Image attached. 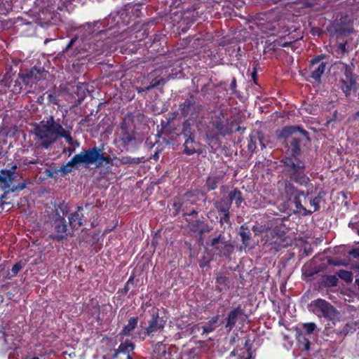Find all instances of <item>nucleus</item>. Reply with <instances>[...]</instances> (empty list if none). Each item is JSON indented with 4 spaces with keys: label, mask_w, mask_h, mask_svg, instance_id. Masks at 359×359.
<instances>
[{
    "label": "nucleus",
    "mask_w": 359,
    "mask_h": 359,
    "mask_svg": "<svg viewBox=\"0 0 359 359\" xmlns=\"http://www.w3.org/2000/svg\"><path fill=\"white\" fill-rule=\"evenodd\" d=\"M283 140L285 155L281 160L284 173L300 187L311 185L310 178L305 172V162L300 160L303 149L310 142L309 133L299 126H286L277 135Z\"/></svg>",
    "instance_id": "nucleus-1"
},
{
    "label": "nucleus",
    "mask_w": 359,
    "mask_h": 359,
    "mask_svg": "<svg viewBox=\"0 0 359 359\" xmlns=\"http://www.w3.org/2000/svg\"><path fill=\"white\" fill-rule=\"evenodd\" d=\"M63 131L64 128L53 116L42 120L34 128L35 135L41 141V146L46 149L60 137Z\"/></svg>",
    "instance_id": "nucleus-2"
},
{
    "label": "nucleus",
    "mask_w": 359,
    "mask_h": 359,
    "mask_svg": "<svg viewBox=\"0 0 359 359\" xmlns=\"http://www.w3.org/2000/svg\"><path fill=\"white\" fill-rule=\"evenodd\" d=\"M91 29V38L96 42L93 45V51L95 55H99L106 51L116 48L113 46L114 39L109 36V32L111 31V27L109 29H100L101 27H104V22L95 21Z\"/></svg>",
    "instance_id": "nucleus-3"
},
{
    "label": "nucleus",
    "mask_w": 359,
    "mask_h": 359,
    "mask_svg": "<svg viewBox=\"0 0 359 359\" xmlns=\"http://www.w3.org/2000/svg\"><path fill=\"white\" fill-rule=\"evenodd\" d=\"M294 181L291 178L283 180V181H279L278 184L283 188V192L285 194L286 197L290 201H292L294 203V205L297 210V212L304 211L302 215L306 216L310 215L313 213V211L310 210H307L305 207L302 205L301 197H304V199L309 196V191H304L299 189L294 184Z\"/></svg>",
    "instance_id": "nucleus-4"
},
{
    "label": "nucleus",
    "mask_w": 359,
    "mask_h": 359,
    "mask_svg": "<svg viewBox=\"0 0 359 359\" xmlns=\"http://www.w3.org/2000/svg\"><path fill=\"white\" fill-rule=\"evenodd\" d=\"M109 148L107 144L102 142L98 145L91 148V164L97 168L106 166L111 162L109 155Z\"/></svg>",
    "instance_id": "nucleus-5"
},
{
    "label": "nucleus",
    "mask_w": 359,
    "mask_h": 359,
    "mask_svg": "<svg viewBox=\"0 0 359 359\" xmlns=\"http://www.w3.org/2000/svg\"><path fill=\"white\" fill-rule=\"evenodd\" d=\"M210 245L213 248L215 254L225 257L229 256L234 249L231 242L226 241L225 236L222 233L211 241Z\"/></svg>",
    "instance_id": "nucleus-6"
},
{
    "label": "nucleus",
    "mask_w": 359,
    "mask_h": 359,
    "mask_svg": "<svg viewBox=\"0 0 359 359\" xmlns=\"http://www.w3.org/2000/svg\"><path fill=\"white\" fill-rule=\"evenodd\" d=\"M44 74L45 72L43 69H32L20 74V83H22L27 88V91L29 92L33 86L43 78Z\"/></svg>",
    "instance_id": "nucleus-7"
},
{
    "label": "nucleus",
    "mask_w": 359,
    "mask_h": 359,
    "mask_svg": "<svg viewBox=\"0 0 359 359\" xmlns=\"http://www.w3.org/2000/svg\"><path fill=\"white\" fill-rule=\"evenodd\" d=\"M185 221L187 223V226L189 231L193 233H198L200 239L203 240V235L211 231L206 220L202 217V219H191L185 217Z\"/></svg>",
    "instance_id": "nucleus-8"
},
{
    "label": "nucleus",
    "mask_w": 359,
    "mask_h": 359,
    "mask_svg": "<svg viewBox=\"0 0 359 359\" xmlns=\"http://www.w3.org/2000/svg\"><path fill=\"white\" fill-rule=\"evenodd\" d=\"M53 227L56 233L50 235L51 239L61 242L67 238V224L63 216L56 217L53 221Z\"/></svg>",
    "instance_id": "nucleus-9"
},
{
    "label": "nucleus",
    "mask_w": 359,
    "mask_h": 359,
    "mask_svg": "<svg viewBox=\"0 0 359 359\" xmlns=\"http://www.w3.org/2000/svg\"><path fill=\"white\" fill-rule=\"evenodd\" d=\"M325 57V55L322 54L311 60V77L317 82L320 81L321 76L325 71L327 62H321Z\"/></svg>",
    "instance_id": "nucleus-10"
},
{
    "label": "nucleus",
    "mask_w": 359,
    "mask_h": 359,
    "mask_svg": "<svg viewBox=\"0 0 359 359\" xmlns=\"http://www.w3.org/2000/svg\"><path fill=\"white\" fill-rule=\"evenodd\" d=\"M308 308L309 311L313 313L336 314L334 307L329 302L322 299L311 302Z\"/></svg>",
    "instance_id": "nucleus-11"
},
{
    "label": "nucleus",
    "mask_w": 359,
    "mask_h": 359,
    "mask_svg": "<svg viewBox=\"0 0 359 359\" xmlns=\"http://www.w3.org/2000/svg\"><path fill=\"white\" fill-rule=\"evenodd\" d=\"M236 125V121H232L229 122L228 118L222 119L217 117L212 121L213 127L222 135H230L233 133V128Z\"/></svg>",
    "instance_id": "nucleus-12"
},
{
    "label": "nucleus",
    "mask_w": 359,
    "mask_h": 359,
    "mask_svg": "<svg viewBox=\"0 0 359 359\" xmlns=\"http://www.w3.org/2000/svg\"><path fill=\"white\" fill-rule=\"evenodd\" d=\"M166 320L160 318L159 316H153L152 320L149 322L142 334V339H144L147 336H153L155 333L163 329Z\"/></svg>",
    "instance_id": "nucleus-13"
},
{
    "label": "nucleus",
    "mask_w": 359,
    "mask_h": 359,
    "mask_svg": "<svg viewBox=\"0 0 359 359\" xmlns=\"http://www.w3.org/2000/svg\"><path fill=\"white\" fill-rule=\"evenodd\" d=\"M17 168V165H13L11 169H5L0 170V183L4 184V189H8L10 188L11 182L16 180L18 177L22 178V176L18 172H16L15 170Z\"/></svg>",
    "instance_id": "nucleus-14"
},
{
    "label": "nucleus",
    "mask_w": 359,
    "mask_h": 359,
    "mask_svg": "<svg viewBox=\"0 0 359 359\" xmlns=\"http://www.w3.org/2000/svg\"><path fill=\"white\" fill-rule=\"evenodd\" d=\"M180 110L184 117L194 115L199 110V106L196 104L193 96H190L182 104L180 105Z\"/></svg>",
    "instance_id": "nucleus-15"
},
{
    "label": "nucleus",
    "mask_w": 359,
    "mask_h": 359,
    "mask_svg": "<svg viewBox=\"0 0 359 359\" xmlns=\"http://www.w3.org/2000/svg\"><path fill=\"white\" fill-rule=\"evenodd\" d=\"M218 316H215L205 325L199 323L192 327V332H201L202 334H208L219 326Z\"/></svg>",
    "instance_id": "nucleus-16"
},
{
    "label": "nucleus",
    "mask_w": 359,
    "mask_h": 359,
    "mask_svg": "<svg viewBox=\"0 0 359 359\" xmlns=\"http://www.w3.org/2000/svg\"><path fill=\"white\" fill-rule=\"evenodd\" d=\"M70 163L76 168H79L81 166L88 168L90 165V149L85 150L84 152L76 154L70 160Z\"/></svg>",
    "instance_id": "nucleus-17"
},
{
    "label": "nucleus",
    "mask_w": 359,
    "mask_h": 359,
    "mask_svg": "<svg viewBox=\"0 0 359 359\" xmlns=\"http://www.w3.org/2000/svg\"><path fill=\"white\" fill-rule=\"evenodd\" d=\"M197 145H200V143L196 142V135L184 137L183 153L187 156L194 154L196 151V146Z\"/></svg>",
    "instance_id": "nucleus-18"
},
{
    "label": "nucleus",
    "mask_w": 359,
    "mask_h": 359,
    "mask_svg": "<svg viewBox=\"0 0 359 359\" xmlns=\"http://www.w3.org/2000/svg\"><path fill=\"white\" fill-rule=\"evenodd\" d=\"M311 338L312 337L311 336L297 332V344L299 346V348L302 351H309L310 350Z\"/></svg>",
    "instance_id": "nucleus-19"
},
{
    "label": "nucleus",
    "mask_w": 359,
    "mask_h": 359,
    "mask_svg": "<svg viewBox=\"0 0 359 359\" xmlns=\"http://www.w3.org/2000/svg\"><path fill=\"white\" fill-rule=\"evenodd\" d=\"M249 340H246L244 344V347L240 350L234 349L230 355H238V359H250L252 353L248 347Z\"/></svg>",
    "instance_id": "nucleus-20"
},
{
    "label": "nucleus",
    "mask_w": 359,
    "mask_h": 359,
    "mask_svg": "<svg viewBox=\"0 0 359 359\" xmlns=\"http://www.w3.org/2000/svg\"><path fill=\"white\" fill-rule=\"evenodd\" d=\"M222 179L223 176L222 175L208 176L205 184V189L209 191L216 189Z\"/></svg>",
    "instance_id": "nucleus-21"
},
{
    "label": "nucleus",
    "mask_w": 359,
    "mask_h": 359,
    "mask_svg": "<svg viewBox=\"0 0 359 359\" xmlns=\"http://www.w3.org/2000/svg\"><path fill=\"white\" fill-rule=\"evenodd\" d=\"M135 348V345L129 341L128 340H126L124 342L120 344L117 350H116L112 355L111 359L116 358L117 355L120 353H126L129 355V353L133 351Z\"/></svg>",
    "instance_id": "nucleus-22"
},
{
    "label": "nucleus",
    "mask_w": 359,
    "mask_h": 359,
    "mask_svg": "<svg viewBox=\"0 0 359 359\" xmlns=\"http://www.w3.org/2000/svg\"><path fill=\"white\" fill-rule=\"evenodd\" d=\"M177 135H182L184 138L196 135L195 130L189 119H186L185 121H184V122L182 123V130L179 133H177Z\"/></svg>",
    "instance_id": "nucleus-23"
},
{
    "label": "nucleus",
    "mask_w": 359,
    "mask_h": 359,
    "mask_svg": "<svg viewBox=\"0 0 359 359\" xmlns=\"http://www.w3.org/2000/svg\"><path fill=\"white\" fill-rule=\"evenodd\" d=\"M226 200L231 201V205H232L233 201H235L236 205L238 208L240 207L241 203L244 201L241 191L237 189H234L229 193Z\"/></svg>",
    "instance_id": "nucleus-24"
},
{
    "label": "nucleus",
    "mask_w": 359,
    "mask_h": 359,
    "mask_svg": "<svg viewBox=\"0 0 359 359\" xmlns=\"http://www.w3.org/2000/svg\"><path fill=\"white\" fill-rule=\"evenodd\" d=\"M214 206L217 209L218 213L222 214L229 212L231 205V201L222 198L219 201L215 202Z\"/></svg>",
    "instance_id": "nucleus-25"
},
{
    "label": "nucleus",
    "mask_w": 359,
    "mask_h": 359,
    "mask_svg": "<svg viewBox=\"0 0 359 359\" xmlns=\"http://www.w3.org/2000/svg\"><path fill=\"white\" fill-rule=\"evenodd\" d=\"M216 283L217 284L219 291L229 290L230 287V280L229 278L219 273L216 274Z\"/></svg>",
    "instance_id": "nucleus-26"
},
{
    "label": "nucleus",
    "mask_w": 359,
    "mask_h": 359,
    "mask_svg": "<svg viewBox=\"0 0 359 359\" xmlns=\"http://www.w3.org/2000/svg\"><path fill=\"white\" fill-rule=\"evenodd\" d=\"M359 329V320H351L346 323L340 333L344 335L352 334Z\"/></svg>",
    "instance_id": "nucleus-27"
},
{
    "label": "nucleus",
    "mask_w": 359,
    "mask_h": 359,
    "mask_svg": "<svg viewBox=\"0 0 359 359\" xmlns=\"http://www.w3.org/2000/svg\"><path fill=\"white\" fill-rule=\"evenodd\" d=\"M239 235L241 237L242 243L244 248L248 247L251 238V233L248 227L245 225H242L239 229Z\"/></svg>",
    "instance_id": "nucleus-28"
},
{
    "label": "nucleus",
    "mask_w": 359,
    "mask_h": 359,
    "mask_svg": "<svg viewBox=\"0 0 359 359\" xmlns=\"http://www.w3.org/2000/svg\"><path fill=\"white\" fill-rule=\"evenodd\" d=\"M137 324V318H130L128 320V323L126 325H125L121 332V334H123L125 336H130L131 334V332L135 328Z\"/></svg>",
    "instance_id": "nucleus-29"
},
{
    "label": "nucleus",
    "mask_w": 359,
    "mask_h": 359,
    "mask_svg": "<svg viewBox=\"0 0 359 359\" xmlns=\"http://www.w3.org/2000/svg\"><path fill=\"white\" fill-rule=\"evenodd\" d=\"M259 138V132L252 133L248 137V150L253 153L257 149V139Z\"/></svg>",
    "instance_id": "nucleus-30"
},
{
    "label": "nucleus",
    "mask_w": 359,
    "mask_h": 359,
    "mask_svg": "<svg viewBox=\"0 0 359 359\" xmlns=\"http://www.w3.org/2000/svg\"><path fill=\"white\" fill-rule=\"evenodd\" d=\"M121 48L123 53L130 54L136 53L140 47L135 41H128Z\"/></svg>",
    "instance_id": "nucleus-31"
},
{
    "label": "nucleus",
    "mask_w": 359,
    "mask_h": 359,
    "mask_svg": "<svg viewBox=\"0 0 359 359\" xmlns=\"http://www.w3.org/2000/svg\"><path fill=\"white\" fill-rule=\"evenodd\" d=\"M301 327L302 330L300 329L297 332L313 337V332L316 329V325L314 323H306L301 324Z\"/></svg>",
    "instance_id": "nucleus-32"
},
{
    "label": "nucleus",
    "mask_w": 359,
    "mask_h": 359,
    "mask_svg": "<svg viewBox=\"0 0 359 359\" xmlns=\"http://www.w3.org/2000/svg\"><path fill=\"white\" fill-rule=\"evenodd\" d=\"M338 283V278L334 275H324L323 276L322 285L325 287H335Z\"/></svg>",
    "instance_id": "nucleus-33"
},
{
    "label": "nucleus",
    "mask_w": 359,
    "mask_h": 359,
    "mask_svg": "<svg viewBox=\"0 0 359 359\" xmlns=\"http://www.w3.org/2000/svg\"><path fill=\"white\" fill-rule=\"evenodd\" d=\"M60 137H64L69 147L67 149V151L69 152L71 154L75 149V146H79V144L71 137V135L65 130L64 128V131L62 133V135ZM66 151V149H65Z\"/></svg>",
    "instance_id": "nucleus-34"
},
{
    "label": "nucleus",
    "mask_w": 359,
    "mask_h": 359,
    "mask_svg": "<svg viewBox=\"0 0 359 359\" xmlns=\"http://www.w3.org/2000/svg\"><path fill=\"white\" fill-rule=\"evenodd\" d=\"M325 196V192L324 191H320L316 197L310 198L309 203L313 207V210H312L313 212L318 211L320 209V203Z\"/></svg>",
    "instance_id": "nucleus-35"
},
{
    "label": "nucleus",
    "mask_w": 359,
    "mask_h": 359,
    "mask_svg": "<svg viewBox=\"0 0 359 359\" xmlns=\"http://www.w3.org/2000/svg\"><path fill=\"white\" fill-rule=\"evenodd\" d=\"M340 88L345 94L346 97H349L351 93V90L353 88H356V85H351V83H348V81L341 79L339 81Z\"/></svg>",
    "instance_id": "nucleus-36"
},
{
    "label": "nucleus",
    "mask_w": 359,
    "mask_h": 359,
    "mask_svg": "<svg viewBox=\"0 0 359 359\" xmlns=\"http://www.w3.org/2000/svg\"><path fill=\"white\" fill-rule=\"evenodd\" d=\"M134 137V134H131L129 132H126L125 133L121 134V141L126 150L130 149L131 141Z\"/></svg>",
    "instance_id": "nucleus-37"
},
{
    "label": "nucleus",
    "mask_w": 359,
    "mask_h": 359,
    "mask_svg": "<svg viewBox=\"0 0 359 359\" xmlns=\"http://www.w3.org/2000/svg\"><path fill=\"white\" fill-rule=\"evenodd\" d=\"M68 219L69 225L73 228H79L83 225L82 219L79 217L78 212L72 213Z\"/></svg>",
    "instance_id": "nucleus-38"
},
{
    "label": "nucleus",
    "mask_w": 359,
    "mask_h": 359,
    "mask_svg": "<svg viewBox=\"0 0 359 359\" xmlns=\"http://www.w3.org/2000/svg\"><path fill=\"white\" fill-rule=\"evenodd\" d=\"M337 275L347 283H351L353 280V273L351 271L340 269L337 272Z\"/></svg>",
    "instance_id": "nucleus-39"
},
{
    "label": "nucleus",
    "mask_w": 359,
    "mask_h": 359,
    "mask_svg": "<svg viewBox=\"0 0 359 359\" xmlns=\"http://www.w3.org/2000/svg\"><path fill=\"white\" fill-rule=\"evenodd\" d=\"M137 283L135 281V276L132 275L125 284L124 287L120 291V292L121 294H126L130 290L135 287Z\"/></svg>",
    "instance_id": "nucleus-40"
},
{
    "label": "nucleus",
    "mask_w": 359,
    "mask_h": 359,
    "mask_svg": "<svg viewBox=\"0 0 359 359\" xmlns=\"http://www.w3.org/2000/svg\"><path fill=\"white\" fill-rule=\"evenodd\" d=\"M130 121H133V114H127V115L125 116V118L120 124L121 134H123L126 132H129L128 127Z\"/></svg>",
    "instance_id": "nucleus-41"
},
{
    "label": "nucleus",
    "mask_w": 359,
    "mask_h": 359,
    "mask_svg": "<svg viewBox=\"0 0 359 359\" xmlns=\"http://www.w3.org/2000/svg\"><path fill=\"white\" fill-rule=\"evenodd\" d=\"M27 184H31V182L29 181H24L21 183H19L17 185H14L12 187L10 186V188L6 191V194L22 191L26 188Z\"/></svg>",
    "instance_id": "nucleus-42"
},
{
    "label": "nucleus",
    "mask_w": 359,
    "mask_h": 359,
    "mask_svg": "<svg viewBox=\"0 0 359 359\" xmlns=\"http://www.w3.org/2000/svg\"><path fill=\"white\" fill-rule=\"evenodd\" d=\"M175 119V116L168 118L166 121L162 120L161 122V130L158 131V135L162 133H167L168 130H170L169 128Z\"/></svg>",
    "instance_id": "nucleus-43"
},
{
    "label": "nucleus",
    "mask_w": 359,
    "mask_h": 359,
    "mask_svg": "<svg viewBox=\"0 0 359 359\" xmlns=\"http://www.w3.org/2000/svg\"><path fill=\"white\" fill-rule=\"evenodd\" d=\"M154 352L157 353L158 356L165 355L166 353L165 345L163 342L157 343L154 348Z\"/></svg>",
    "instance_id": "nucleus-44"
},
{
    "label": "nucleus",
    "mask_w": 359,
    "mask_h": 359,
    "mask_svg": "<svg viewBox=\"0 0 359 359\" xmlns=\"http://www.w3.org/2000/svg\"><path fill=\"white\" fill-rule=\"evenodd\" d=\"M121 162L124 164H138L142 162L140 158H132L124 156L121 158Z\"/></svg>",
    "instance_id": "nucleus-45"
},
{
    "label": "nucleus",
    "mask_w": 359,
    "mask_h": 359,
    "mask_svg": "<svg viewBox=\"0 0 359 359\" xmlns=\"http://www.w3.org/2000/svg\"><path fill=\"white\" fill-rule=\"evenodd\" d=\"M69 212V209L68 205L65 203H62L56 209V215H57V217H58L59 215H60V212H62V215L64 216V215H66L67 214H68Z\"/></svg>",
    "instance_id": "nucleus-46"
},
{
    "label": "nucleus",
    "mask_w": 359,
    "mask_h": 359,
    "mask_svg": "<svg viewBox=\"0 0 359 359\" xmlns=\"http://www.w3.org/2000/svg\"><path fill=\"white\" fill-rule=\"evenodd\" d=\"M346 80L348 81V83H351V85H356V75L353 74V72H344Z\"/></svg>",
    "instance_id": "nucleus-47"
},
{
    "label": "nucleus",
    "mask_w": 359,
    "mask_h": 359,
    "mask_svg": "<svg viewBox=\"0 0 359 359\" xmlns=\"http://www.w3.org/2000/svg\"><path fill=\"white\" fill-rule=\"evenodd\" d=\"M238 316H227L226 319V327L229 328V330H231L232 327L234 326L236 320H237Z\"/></svg>",
    "instance_id": "nucleus-48"
},
{
    "label": "nucleus",
    "mask_w": 359,
    "mask_h": 359,
    "mask_svg": "<svg viewBox=\"0 0 359 359\" xmlns=\"http://www.w3.org/2000/svg\"><path fill=\"white\" fill-rule=\"evenodd\" d=\"M339 62L344 65V72H353V69L355 68V65L353 63L346 64L342 62L341 61H339Z\"/></svg>",
    "instance_id": "nucleus-49"
},
{
    "label": "nucleus",
    "mask_w": 359,
    "mask_h": 359,
    "mask_svg": "<svg viewBox=\"0 0 359 359\" xmlns=\"http://www.w3.org/2000/svg\"><path fill=\"white\" fill-rule=\"evenodd\" d=\"M222 217H220L219 222L221 224L226 223V224H230V212H224L222 213Z\"/></svg>",
    "instance_id": "nucleus-50"
},
{
    "label": "nucleus",
    "mask_w": 359,
    "mask_h": 359,
    "mask_svg": "<svg viewBox=\"0 0 359 359\" xmlns=\"http://www.w3.org/2000/svg\"><path fill=\"white\" fill-rule=\"evenodd\" d=\"M165 83V80L163 79H154L151 81V85L155 88L160 85H163Z\"/></svg>",
    "instance_id": "nucleus-51"
},
{
    "label": "nucleus",
    "mask_w": 359,
    "mask_h": 359,
    "mask_svg": "<svg viewBox=\"0 0 359 359\" xmlns=\"http://www.w3.org/2000/svg\"><path fill=\"white\" fill-rule=\"evenodd\" d=\"M22 269V264L20 263V262H18V263H15L12 269H11V272H12V276H15L17 275V273Z\"/></svg>",
    "instance_id": "nucleus-52"
},
{
    "label": "nucleus",
    "mask_w": 359,
    "mask_h": 359,
    "mask_svg": "<svg viewBox=\"0 0 359 359\" xmlns=\"http://www.w3.org/2000/svg\"><path fill=\"white\" fill-rule=\"evenodd\" d=\"M73 165L70 163V161L67 163V165H63L60 168V171H62L63 173L67 174L72 171V168H73Z\"/></svg>",
    "instance_id": "nucleus-53"
},
{
    "label": "nucleus",
    "mask_w": 359,
    "mask_h": 359,
    "mask_svg": "<svg viewBox=\"0 0 359 359\" xmlns=\"http://www.w3.org/2000/svg\"><path fill=\"white\" fill-rule=\"evenodd\" d=\"M140 144V142L135 137L131 141L130 149L129 151H133L136 149Z\"/></svg>",
    "instance_id": "nucleus-54"
},
{
    "label": "nucleus",
    "mask_w": 359,
    "mask_h": 359,
    "mask_svg": "<svg viewBox=\"0 0 359 359\" xmlns=\"http://www.w3.org/2000/svg\"><path fill=\"white\" fill-rule=\"evenodd\" d=\"M236 86V79L235 77H233L230 84V89L232 90V93L235 95L237 94Z\"/></svg>",
    "instance_id": "nucleus-55"
},
{
    "label": "nucleus",
    "mask_w": 359,
    "mask_h": 359,
    "mask_svg": "<svg viewBox=\"0 0 359 359\" xmlns=\"http://www.w3.org/2000/svg\"><path fill=\"white\" fill-rule=\"evenodd\" d=\"M348 254L354 258L359 259V248L352 249L348 252Z\"/></svg>",
    "instance_id": "nucleus-56"
},
{
    "label": "nucleus",
    "mask_w": 359,
    "mask_h": 359,
    "mask_svg": "<svg viewBox=\"0 0 359 359\" xmlns=\"http://www.w3.org/2000/svg\"><path fill=\"white\" fill-rule=\"evenodd\" d=\"M147 36V34L145 33V30H144L143 32L140 30L136 32L135 39H137L138 41H141L142 38H144Z\"/></svg>",
    "instance_id": "nucleus-57"
},
{
    "label": "nucleus",
    "mask_w": 359,
    "mask_h": 359,
    "mask_svg": "<svg viewBox=\"0 0 359 359\" xmlns=\"http://www.w3.org/2000/svg\"><path fill=\"white\" fill-rule=\"evenodd\" d=\"M198 211L196 210H193L189 212H184L183 216L189 218V217L198 216Z\"/></svg>",
    "instance_id": "nucleus-58"
},
{
    "label": "nucleus",
    "mask_w": 359,
    "mask_h": 359,
    "mask_svg": "<svg viewBox=\"0 0 359 359\" xmlns=\"http://www.w3.org/2000/svg\"><path fill=\"white\" fill-rule=\"evenodd\" d=\"M77 38H72L67 45L66 48L63 50V52L67 51L74 44Z\"/></svg>",
    "instance_id": "nucleus-59"
},
{
    "label": "nucleus",
    "mask_w": 359,
    "mask_h": 359,
    "mask_svg": "<svg viewBox=\"0 0 359 359\" xmlns=\"http://www.w3.org/2000/svg\"><path fill=\"white\" fill-rule=\"evenodd\" d=\"M169 129L170 130H168L167 132L168 134H175L177 135V133H179L177 132V128L172 124L170 125Z\"/></svg>",
    "instance_id": "nucleus-60"
},
{
    "label": "nucleus",
    "mask_w": 359,
    "mask_h": 359,
    "mask_svg": "<svg viewBox=\"0 0 359 359\" xmlns=\"http://www.w3.org/2000/svg\"><path fill=\"white\" fill-rule=\"evenodd\" d=\"M117 15H120V18H121L122 20H124V15L126 17L128 15L126 9H121V10L118 11L117 13Z\"/></svg>",
    "instance_id": "nucleus-61"
},
{
    "label": "nucleus",
    "mask_w": 359,
    "mask_h": 359,
    "mask_svg": "<svg viewBox=\"0 0 359 359\" xmlns=\"http://www.w3.org/2000/svg\"><path fill=\"white\" fill-rule=\"evenodd\" d=\"M339 49H340L341 50V52L343 53H346L347 52V49H346V43H341L339 44Z\"/></svg>",
    "instance_id": "nucleus-62"
},
{
    "label": "nucleus",
    "mask_w": 359,
    "mask_h": 359,
    "mask_svg": "<svg viewBox=\"0 0 359 359\" xmlns=\"http://www.w3.org/2000/svg\"><path fill=\"white\" fill-rule=\"evenodd\" d=\"M252 229L256 234H259L262 232V230H260L259 227L257 226H253Z\"/></svg>",
    "instance_id": "nucleus-63"
},
{
    "label": "nucleus",
    "mask_w": 359,
    "mask_h": 359,
    "mask_svg": "<svg viewBox=\"0 0 359 359\" xmlns=\"http://www.w3.org/2000/svg\"><path fill=\"white\" fill-rule=\"evenodd\" d=\"M353 273H356L355 278L359 276V264L353 268Z\"/></svg>",
    "instance_id": "nucleus-64"
}]
</instances>
